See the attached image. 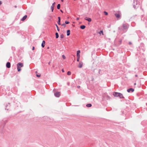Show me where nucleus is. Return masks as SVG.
Instances as JSON below:
<instances>
[{"mask_svg":"<svg viewBox=\"0 0 147 147\" xmlns=\"http://www.w3.org/2000/svg\"><path fill=\"white\" fill-rule=\"evenodd\" d=\"M17 69L18 71H20L21 70V67L23 66V64L21 63H18L17 64Z\"/></svg>","mask_w":147,"mask_h":147,"instance_id":"f257e3e1","label":"nucleus"},{"mask_svg":"<svg viewBox=\"0 0 147 147\" xmlns=\"http://www.w3.org/2000/svg\"><path fill=\"white\" fill-rule=\"evenodd\" d=\"M138 0H134L133 3V6L135 9H137L138 7L137 6Z\"/></svg>","mask_w":147,"mask_h":147,"instance_id":"f03ea898","label":"nucleus"},{"mask_svg":"<svg viewBox=\"0 0 147 147\" xmlns=\"http://www.w3.org/2000/svg\"><path fill=\"white\" fill-rule=\"evenodd\" d=\"M54 95L57 97H59L60 96V93L58 92H56L55 93Z\"/></svg>","mask_w":147,"mask_h":147,"instance_id":"7ed1b4c3","label":"nucleus"},{"mask_svg":"<svg viewBox=\"0 0 147 147\" xmlns=\"http://www.w3.org/2000/svg\"><path fill=\"white\" fill-rule=\"evenodd\" d=\"M83 65V63L81 61H80L78 65V67L80 68H81L82 67Z\"/></svg>","mask_w":147,"mask_h":147,"instance_id":"20e7f679","label":"nucleus"},{"mask_svg":"<svg viewBox=\"0 0 147 147\" xmlns=\"http://www.w3.org/2000/svg\"><path fill=\"white\" fill-rule=\"evenodd\" d=\"M122 27L123 29L124 30H127L128 28V27L127 26L126 24H124L123 25Z\"/></svg>","mask_w":147,"mask_h":147,"instance_id":"39448f33","label":"nucleus"},{"mask_svg":"<svg viewBox=\"0 0 147 147\" xmlns=\"http://www.w3.org/2000/svg\"><path fill=\"white\" fill-rule=\"evenodd\" d=\"M134 91V89L131 88L128 89L127 90V92H133Z\"/></svg>","mask_w":147,"mask_h":147,"instance_id":"423d86ee","label":"nucleus"},{"mask_svg":"<svg viewBox=\"0 0 147 147\" xmlns=\"http://www.w3.org/2000/svg\"><path fill=\"white\" fill-rule=\"evenodd\" d=\"M119 93L117 92H114L113 93V95L115 96L118 97L119 95Z\"/></svg>","mask_w":147,"mask_h":147,"instance_id":"0eeeda50","label":"nucleus"},{"mask_svg":"<svg viewBox=\"0 0 147 147\" xmlns=\"http://www.w3.org/2000/svg\"><path fill=\"white\" fill-rule=\"evenodd\" d=\"M115 16L117 18H119L121 16V14L120 13H116L115 14Z\"/></svg>","mask_w":147,"mask_h":147,"instance_id":"6e6552de","label":"nucleus"},{"mask_svg":"<svg viewBox=\"0 0 147 147\" xmlns=\"http://www.w3.org/2000/svg\"><path fill=\"white\" fill-rule=\"evenodd\" d=\"M6 66L8 68H9L11 67V64L10 62H7L6 64Z\"/></svg>","mask_w":147,"mask_h":147,"instance_id":"1a4fd4ad","label":"nucleus"},{"mask_svg":"<svg viewBox=\"0 0 147 147\" xmlns=\"http://www.w3.org/2000/svg\"><path fill=\"white\" fill-rule=\"evenodd\" d=\"M85 20H87L89 22H90L92 21V20L91 18H88V17H86L85 18Z\"/></svg>","mask_w":147,"mask_h":147,"instance_id":"9d476101","label":"nucleus"},{"mask_svg":"<svg viewBox=\"0 0 147 147\" xmlns=\"http://www.w3.org/2000/svg\"><path fill=\"white\" fill-rule=\"evenodd\" d=\"M27 15L24 16L21 19L22 21H24L27 18Z\"/></svg>","mask_w":147,"mask_h":147,"instance_id":"9b49d317","label":"nucleus"},{"mask_svg":"<svg viewBox=\"0 0 147 147\" xmlns=\"http://www.w3.org/2000/svg\"><path fill=\"white\" fill-rule=\"evenodd\" d=\"M55 3L54 2L53 4L51 6V11H52V12H53V9H54L53 8H54V5H55Z\"/></svg>","mask_w":147,"mask_h":147,"instance_id":"f8f14e48","label":"nucleus"},{"mask_svg":"<svg viewBox=\"0 0 147 147\" xmlns=\"http://www.w3.org/2000/svg\"><path fill=\"white\" fill-rule=\"evenodd\" d=\"M45 41L44 40H43L42 42L41 46L43 48L45 47Z\"/></svg>","mask_w":147,"mask_h":147,"instance_id":"ddd939ff","label":"nucleus"},{"mask_svg":"<svg viewBox=\"0 0 147 147\" xmlns=\"http://www.w3.org/2000/svg\"><path fill=\"white\" fill-rule=\"evenodd\" d=\"M58 21L57 22V23L59 25H60L61 24H60L61 18H60V17H58Z\"/></svg>","mask_w":147,"mask_h":147,"instance_id":"4468645a","label":"nucleus"},{"mask_svg":"<svg viewBox=\"0 0 147 147\" xmlns=\"http://www.w3.org/2000/svg\"><path fill=\"white\" fill-rule=\"evenodd\" d=\"M80 50H78L77 51V56H80Z\"/></svg>","mask_w":147,"mask_h":147,"instance_id":"2eb2a0df","label":"nucleus"},{"mask_svg":"<svg viewBox=\"0 0 147 147\" xmlns=\"http://www.w3.org/2000/svg\"><path fill=\"white\" fill-rule=\"evenodd\" d=\"M70 34V30H67V35L69 36Z\"/></svg>","mask_w":147,"mask_h":147,"instance_id":"dca6fc26","label":"nucleus"},{"mask_svg":"<svg viewBox=\"0 0 147 147\" xmlns=\"http://www.w3.org/2000/svg\"><path fill=\"white\" fill-rule=\"evenodd\" d=\"M118 96H119L120 97V98H124V97H123L122 94L120 93H119V95Z\"/></svg>","mask_w":147,"mask_h":147,"instance_id":"f3484780","label":"nucleus"},{"mask_svg":"<svg viewBox=\"0 0 147 147\" xmlns=\"http://www.w3.org/2000/svg\"><path fill=\"white\" fill-rule=\"evenodd\" d=\"M86 26H85L84 25H82L80 26V28L81 29H84L85 28Z\"/></svg>","mask_w":147,"mask_h":147,"instance_id":"a211bd4d","label":"nucleus"},{"mask_svg":"<svg viewBox=\"0 0 147 147\" xmlns=\"http://www.w3.org/2000/svg\"><path fill=\"white\" fill-rule=\"evenodd\" d=\"M86 106L88 107H90L92 106V105L91 104H88L86 105Z\"/></svg>","mask_w":147,"mask_h":147,"instance_id":"6ab92c4d","label":"nucleus"},{"mask_svg":"<svg viewBox=\"0 0 147 147\" xmlns=\"http://www.w3.org/2000/svg\"><path fill=\"white\" fill-rule=\"evenodd\" d=\"M60 4H58L57 6V8L58 9H60Z\"/></svg>","mask_w":147,"mask_h":147,"instance_id":"aec40b11","label":"nucleus"},{"mask_svg":"<svg viewBox=\"0 0 147 147\" xmlns=\"http://www.w3.org/2000/svg\"><path fill=\"white\" fill-rule=\"evenodd\" d=\"M56 38H57L59 37V35L58 33L57 32L55 33Z\"/></svg>","mask_w":147,"mask_h":147,"instance_id":"412c9836","label":"nucleus"},{"mask_svg":"<svg viewBox=\"0 0 147 147\" xmlns=\"http://www.w3.org/2000/svg\"><path fill=\"white\" fill-rule=\"evenodd\" d=\"M99 33L100 35H101V34H102V35H103V31L102 30H101V31H100L99 32Z\"/></svg>","mask_w":147,"mask_h":147,"instance_id":"4be33fe9","label":"nucleus"},{"mask_svg":"<svg viewBox=\"0 0 147 147\" xmlns=\"http://www.w3.org/2000/svg\"><path fill=\"white\" fill-rule=\"evenodd\" d=\"M77 61H79L80 60V56H77Z\"/></svg>","mask_w":147,"mask_h":147,"instance_id":"5701e85b","label":"nucleus"},{"mask_svg":"<svg viewBox=\"0 0 147 147\" xmlns=\"http://www.w3.org/2000/svg\"><path fill=\"white\" fill-rule=\"evenodd\" d=\"M55 25L57 27V30L58 31H59V27H58V26L57 25V24H55Z\"/></svg>","mask_w":147,"mask_h":147,"instance_id":"b1692460","label":"nucleus"},{"mask_svg":"<svg viewBox=\"0 0 147 147\" xmlns=\"http://www.w3.org/2000/svg\"><path fill=\"white\" fill-rule=\"evenodd\" d=\"M71 73L70 71H68L67 72V75H70L71 74Z\"/></svg>","mask_w":147,"mask_h":147,"instance_id":"393cba45","label":"nucleus"},{"mask_svg":"<svg viewBox=\"0 0 147 147\" xmlns=\"http://www.w3.org/2000/svg\"><path fill=\"white\" fill-rule=\"evenodd\" d=\"M65 24H69V22H68V21H66L65 22Z\"/></svg>","mask_w":147,"mask_h":147,"instance_id":"a878e982","label":"nucleus"},{"mask_svg":"<svg viewBox=\"0 0 147 147\" xmlns=\"http://www.w3.org/2000/svg\"><path fill=\"white\" fill-rule=\"evenodd\" d=\"M64 37V35L63 34H61L60 36V38H62Z\"/></svg>","mask_w":147,"mask_h":147,"instance_id":"bb28decb","label":"nucleus"},{"mask_svg":"<svg viewBox=\"0 0 147 147\" xmlns=\"http://www.w3.org/2000/svg\"><path fill=\"white\" fill-rule=\"evenodd\" d=\"M104 13L105 14L106 16L108 15V13L105 11H104Z\"/></svg>","mask_w":147,"mask_h":147,"instance_id":"cd10ccee","label":"nucleus"},{"mask_svg":"<svg viewBox=\"0 0 147 147\" xmlns=\"http://www.w3.org/2000/svg\"><path fill=\"white\" fill-rule=\"evenodd\" d=\"M61 26H63L64 27H65L66 26V25L65 24H63L61 25Z\"/></svg>","mask_w":147,"mask_h":147,"instance_id":"c85d7f7f","label":"nucleus"},{"mask_svg":"<svg viewBox=\"0 0 147 147\" xmlns=\"http://www.w3.org/2000/svg\"><path fill=\"white\" fill-rule=\"evenodd\" d=\"M62 57H63V59H65V58H66L65 57V55H62Z\"/></svg>","mask_w":147,"mask_h":147,"instance_id":"c756f323","label":"nucleus"},{"mask_svg":"<svg viewBox=\"0 0 147 147\" xmlns=\"http://www.w3.org/2000/svg\"><path fill=\"white\" fill-rule=\"evenodd\" d=\"M36 76L37 77H40V74L38 75V74H36Z\"/></svg>","mask_w":147,"mask_h":147,"instance_id":"7c9ffc66","label":"nucleus"},{"mask_svg":"<svg viewBox=\"0 0 147 147\" xmlns=\"http://www.w3.org/2000/svg\"><path fill=\"white\" fill-rule=\"evenodd\" d=\"M62 71L63 72H64V70L63 69H62Z\"/></svg>","mask_w":147,"mask_h":147,"instance_id":"2f4dec72","label":"nucleus"},{"mask_svg":"<svg viewBox=\"0 0 147 147\" xmlns=\"http://www.w3.org/2000/svg\"><path fill=\"white\" fill-rule=\"evenodd\" d=\"M77 88H80V86H77Z\"/></svg>","mask_w":147,"mask_h":147,"instance_id":"473e14b6","label":"nucleus"},{"mask_svg":"<svg viewBox=\"0 0 147 147\" xmlns=\"http://www.w3.org/2000/svg\"><path fill=\"white\" fill-rule=\"evenodd\" d=\"M34 47H32V50H34Z\"/></svg>","mask_w":147,"mask_h":147,"instance_id":"72a5a7b5","label":"nucleus"},{"mask_svg":"<svg viewBox=\"0 0 147 147\" xmlns=\"http://www.w3.org/2000/svg\"><path fill=\"white\" fill-rule=\"evenodd\" d=\"M79 18H76V20H79Z\"/></svg>","mask_w":147,"mask_h":147,"instance_id":"f704fd0d","label":"nucleus"},{"mask_svg":"<svg viewBox=\"0 0 147 147\" xmlns=\"http://www.w3.org/2000/svg\"><path fill=\"white\" fill-rule=\"evenodd\" d=\"M129 44L130 45H131V42H129Z\"/></svg>","mask_w":147,"mask_h":147,"instance_id":"c9c22d12","label":"nucleus"},{"mask_svg":"<svg viewBox=\"0 0 147 147\" xmlns=\"http://www.w3.org/2000/svg\"><path fill=\"white\" fill-rule=\"evenodd\" d=\"M2 4V2L1 1H0V5H1Z\"/></svg>","mask_w":147,"mask_h":147,"instance_id":"e433bc0d","label":"nucleus"},{"mask_svg":"<svg viewBox=\"0 0 147 147\" xmlns=\"http://www.w3.org/2000/svg\"><path fill=\"white\" fill-rule=\"evenodd\" d=\"M60 11L62 13H63V11L62 10H60Z\"/></svg>","mask_w":147,"mask_h":147,"instance_id":"4c0bfd02","label":"nucleus"},{"mask_svg":"<svg viewBox=\"0 0 147 147\" xmlns=\"http://www.w3.org/2000/svg\"><path fill=\"white\" fill-rule=\"evenodd\" d=\"M50 62H49L48 63V64L49 65H50Z\"/></svg>","mask_w":147,"mask_h":147,"instance_id":"58836bf2","label":"nucleus"},{"mask_svg":"<svg viewBox=\"0 0 147 147\" xmlns=\"http://www.w3.org/2000/svg\"><path fill=\"white\" fill-rule=\"evenodd\" d=\"M14 7H15V8L17 7V6H15Z\"/></svg>","mask_w":147,"mask_h":147,"instance_id":"ea45409f","label":"nucleus"},{"mask_svg":"<svg viewBox=\"0 0 147 147\" xmlns=\"http://www.w3.org/2000/svg\"><path fill=\"white\" fill-rule=\"evenodd\" d=\"M135 76H136V77H137V75H135Z\"/></svg>","mask_w":147,"mask_h":147,"instance_id":"a19ab883","label":"nucleus"},{"mask_svg":"<svg viewBox=\"0 0 147 147\" xmlns=\"http://www.w3.org/2000/svg\"><path fill=\"white\" fill-rule=\"evenodd\" d=\"M134 84L135 85H136V83H134Z\"/></svg>","mask_w":147,"mask_h":147,"instance_id":"79ce46f5","label":"nucleus"},{"mask_svg":"<svg viewBox=\"0 0 147 147\" xmlns=\"http://www.w3.org/2000/svg\"><path fill=\"white\" fill-rule=\"evenodd\" d=\"M63 0H61V1H63Z\"/></svg>","mask_w":147,"mask_h":147,"instance_id":"37998d69","label":"nucleus"}]
</instances>
